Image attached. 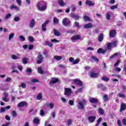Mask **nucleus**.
Instances as JSON below:
<instances>
[{
	"mask_svg": "<svg viewBox=\"0 0 126 126\" xmlns=\"http://www.w3.org/2000/svg\"><path fill=\"white\" fill-rule=\"evenodd\" d=\"M74 83H76V84H78L79 86L81 87L82 85H83V82L82 81H80V80L78 79H75L73 80Z\"/></svg>",
	"mask_w": 126,
	"mask_h": 126,
	"instance_id": "obj_10",
	"label": "nucleus"
},
{
	"mask_svg": "<svg viewBox=\"0 0 126 126\" xmlns=\"http://www.w3.org/2000/svg\"><path fill=\"white\" fill-rule=\"evenodd\" d=\"M53 33L55 36H57V37H60V36H61V33H60L59 31L55 29L53 30Z\"/></svg>",
	"mask_w": 126,
	"mask_h": 126,
	"instance_id": "obj_23",
	"label": "nucleus"
},
{
	"mask_svg": "<svg viewBox=\"0 0 126 126\" xmlns=\"http://www.w3.org/2000/svg\"><path fill=\"white\" fill-rule=\"evenodd\" d=\"M45 45L46 46H49V47H53V44L50 41H46Z\"/></svg>",
	"mask_w": 126,
	"mask_h": 126,
	"instance_id": "obj_36",
	"label": "nucleus"
},
{
	"mask_svg": "<svg viewBox=\"0 0 126 126\" xmlns=\"http://www.w3.org/2000/svg\"><path fill=\"white\" fill-rule=\"evenodd\" d=\"M62 23L64 26H69V24L71 23V22L67 18H64L63 20Z\"/></svg>",
	"mask_w": 126,
	"mask_h": 126,
	"instance_id": "obj_4",
	"label": "nucleus"
},
{
	"mask_svg": "<svg viewBox=\"0 0 126 126\" xmlns=\"http://www.w3.org/2000/svg\"><path fill=\"white\" fill-rule=\"evenodd\" d=\"M75 25L76 27H77V28H80V26H79V23H78L77 22H75Z\"/></svg>",
	"mask_w": 126,
	"mask_h": 126,
	"instance_id": "obj_61",
	"label": "nucleus"
},
{
	"mask_svg": "<svg viewBox=\"0 0 126 126\" xmlns=\"http://www.w3.org/2000/svg\"><path fill=\"white\" fill-rule=\"evenodd\" d=\"M43 97V94L42 93H39L37 94L36 96L37 100H41L42 98Z\"/></svg>",
	"mask_w": 126,
	"mask_h": 126,
	"instance_id": "obj_28",
	"label": "nucleus"
},
{
	"mask_svg": "<svg viewBox=\"0 0 126 126\" xmlns=\"http://www.w3.org/2000/svg\"><path fill=\"white\" fill-rule=\"evenodd\" d=\"M37 7L38 10L44 11L47 9V3L44 1H40L38 3Z\"/></svg>",
	"mask_w": 126,
	"mask_h": 126,
	"instance_id": "obj_1",
	"label": "nucleus"
},
{
	"mask_svg": "<svg viewBox=\"0 0 126 126\" xmlns=\"http://www.w3.org/2000/svg\"><path fill=\"white\" fill-rule=\"evenodd\" d=\"M58 3L61 6H64V5H66V3L63 2V0H58Z\"/></svg>",
	"mask_w": 126,
	"mask_h": 126,
	"instance_id": "obj_24",
	"label": "nucleus"
},
{
	"mask_svg": "<svg viewBox=\"0 0 126 126\" xmlns=\"http://www.w3.org/2000/svg\"><path fill=\"white\" fill-rule=\"evenodd\" d=\"M33 48H34V46H33V45H32V44H29V50H33Z\"/></svg>",
	"mask_w": 126,
	"mask_h": 126,
	"instance_id": "obj_62",
	"label": "nucleus"
},
{
	"mask_svg": "<svg viewBox=\"0 0 126 126\" xmlns=\"http://www.w3.org/2000/svg\"><path fill=\"white\" fill-rule=\"evenodd\" d=\"M98 113H99L100 115H101V116H103L104 115V110L103 109V108L100 107L98 108Z\"/></svg>",
	"mask_w": 126,
	"mask_h": 126,
	"instance_id": "obj_26",
	"label": "nucleus"
},
{
	"mask_svg": "<svg viewBox=\"0 0 126 126\" xmlns=\"http://www.w3.org/2000/svg\"><path fill=\"white\" fill-rule=\"evenodd\" d=\"M117 96L119 98H126V95L123 93H119L117 94Z\"/></svg>",
	"mask_w": 126,
	"mask_h": 126,
	"instance_id": "obj_32",
	"label": "nucleus"
},
{
	"mask_svg": "<svg viewBox=\"0 0 126 126\" xmlns=\"http://www.w3.org/2000/svg\"><path fill=\"white\" fill-rule=\"evenodd\" d=\"M79 62H80V59H79V58H77L75 61H74V62H73V64H77Z\"/></svg>",
	"mask_w": 126,
	"mask_h": 126,
	"instance_id": "obj_38",
	"label": "nucleus"
},
{
	"mask_svg": "<svg viewBox=\"0 0 126 126\" xmlns=\"http://www.w3.org/2000/svg\"><path fill=\"white\" fill-rule=\"evenodd\" d=\"M110 8L113 10L114 9H116V8H118V6L117 5H113L110 7Z\"/></svg>",
	"mask_w": 126,
	"mask_h": 126,
	"instance_id": "obj_58",
	"label": "nucleus"
},
{
	"mask_svg": "<svg viewBox=\"0 0 126 126\" xmlns=\"http://www.w3.org/2000/svg\"><path fill=\"white\" fill-rule=\"evenodd\" d=\"M31 82H32V83H36V82H39V80L37 79H32Z\"/></svg>",
	"mask_w": 126,
	"mask_h": 126,
	"instance_id": "obj_48",
	"label": "nucleus"
},
{
	"mask_svg": "<svg viewBox=\"0 0 126 126\" xmlns=\"http://www.w3.org/2000/svg\"><path fill=\"white\" fill-rule=\"evenodd\" d=\"M34 26H35V20H34V19H32L31 23H30L29 27H30V28H33Z\"/></svg>",
	"mask_w": 126,
	"mask_h": 126,
	"instance_id": "obj_20",
	"label": "nucleus"
},
{
	"mask_svg": "<svg viewBox=\"0 0 126 126\" xmlns=\"http://www.w3.org/2000/svg\"><path fill=\"white\" fill-rule=\"evenodd\" d=\"M3 97H2V101H4V102H6V103H7L8 101H9V99H8V93H7L6 92H4L3 93Z\"/></svg>",
	"mask_w": 126,
	"mask_h": 126,
	"instance_id": "obj_3",
	"label": "nucleus"
},
{
	"mask_svg": "<svg viewBox=\"0 0 126 126\" xmlns=\"http://www.w3.org/2000/svg\"><path fill=\"white\" fill-rule=\"evenodd\" d=\"M91 59L92 60H93L94 61H95V62H99V59H98V58H96V57L92 56Z\"/></svg>",
	"mask_w": 126,
	"mask_h": 126,
	"instance_id": "obj_46",
	"label": "nucleus"
},
{
	"mask_svg": "<svg viewBox=\"0 0 126 126\" xmlns=\"http://www.w3.org/2000/svg\"><path fill=\"white\" fill-rule=\"evenodd\" d=\"M17 68L20 70V71H22V66H20L19 64H17Z\"/></svg>",
	"mask_w": 126,
	"mask_h": 126,
	"instance_id": "obj_63",
	"label": "nucleus"
},
{
	"mask_svg": "<svg viewBox=\"0 0 126 126\" xmlns=\"http://www.w3.org/2000/svg\"><path fill=\"white\" fill-rule=\"evenodd\" d=\"M117 34V32L115 30H112L110 31L109 32V36L110 38H114Z\"/></svg>",
	"mask_w": 126,
	"mask_h": 126,
	"instance_id": "obj_9",
	"label": "nucleus"
},
{
	"mask_svg": "<svg viewBox=\"0 0 126 126\" xmlns=\"http://www.w3.org/2000/svg\"><path fill=\"white\" fill-rule=\"evenodd\" d=\"M118 56H119V53H116L110 57V59H114L115 57H118Z\"/></svg>",
	"mask_w": 126,
	"mask_h": 126,
	"instance_id": "obj_51",
	"label": "nucleus"
},
{
	"mask_svg": "<svg viewBox=\"0 0 126 126\" xmlns=\"http://www.w3.org/2000/svg\"><path fill=\"white\" fill-rule=\"evenodd\" d=\"M83 19L85 20V21H89V20H90V18H89L87 16H84Z\"/></svg>",
	"mask_w": 126,
	"mask_h": 126,
	"instance_id": "obj_45",
	"label": "nucleus"
},
{
	"mask_svg": "<svg viewBox=\"0 0 126 126\" xmlns=\"http://www.w3.org/2000/svg\"><path fill=\"white\" fill-rule=\"evenodd\" d=\"M81 37L80 36H79L78 34H76L75 35H73V36H72V37L71 38V41L72 42L76 40H79V39H81Z\"/></svg>",
	"mask_w": 126,
	"mask_h": 126,
	"instance_id": "obj_13",
	"label": "nucleus"
},
{
	"mask_svg": "<svg viewBox=\"0 0 126 126\" xmlns=\"http://www.w3.org/2000/svg\"><path fill=\"white\" fill-rule=\"evenodd\" d=\"M53 23L55 24H57V23H59V19L56 17H54L53 19Z\"/></svg>",
	"mask_w": 126,
	"mask_h": 126,
	"instance_id": "obj_42",
	"label": "nucleus"
},
{
	"mask_svg": "<svg viewBox=\"0 0 126 126\" xmlns=\"http://www.w3.org/2000/svg\"><path fill=\"white\" fill-rule=\"evenodd\" d=\"M90 76L91 77H92V78H96V77H98V76H99V74L91 72L90 74Z\"/></svg>",
	"mask_w": 126,
	"mask_h": 126,
	"instance_id": "obj_18",
	"label": "nucleus"
},
{
	"mask_svg": "<svg viewBox=\"0 0 126 126\" xmlns=\"http://www.w3.org/2000/svg\"><path fill=\"white\" fill-rule=\"evenodd\" d=\"M72 123V121L71 119L68 120L67 122V125L68 126H70V125H71Z\"/></svg>",
	"mask_w": 126,
	"mask_h": 126,
	"instance_id": "obj_55",
	"label": "nucleus"
},
{
	"mask_svg": "<svg viewBox=\"0 0 126 126\" xmlns=\"http://www.w3.org/2000/svg\"><path fill=\"white\" fill-rule=\"evenodd\" d=\"M29 40L30 42H31V43H33L34 42V38L31 36H29Z\"/></svg>",
	"mask_w": 126,
	"mask_h": 126,
	"instance_id": "obj_44",
	"label": "nucleus"
},
{
	"mask_svg": "<svg viewBox=\"0 0 126 126\" xmlns=\"http://www.w3.org/2000/svg\"><path fill=\"white\" fill-rule=\"evenodd\" d=\"M120 63H121V61L120 60H117L116 63L114 64V66L115 67H117L120 64Z\"/></svg>",
	"mask_w": 126,
	"mask_h": 126,
	"instance_id": "obj_47",
	"label": "nucleus"
},
{
	"mask_svg": "<svg viewBox=\"0 0 126 126\" xmlns=\"http://www.w3.org/2000/svg\"><path fill=\"white\" fill-rule=\"evenodd\" d=\"M49 22H50V21L47 20L44 23L41 27V30L42 31H43V32H45L47 31V29H46V27H47V25L49 24Z\"/></svg>",
	"mask_w": 126,
	"mask_h": 126,
	"instance_id": "obj_6",
	"label": "nucleus"
},
{
	"mask_svg": "<svg viewBox=\"0 0 126 126\" xmlns=\"http://www.w3.org/2000/svg\"><path fill=\"white\" fill-rule=\"evenodd\" d=\"M22 62L24 64H27V63H28V58H23Z\"/></svg>",
	"mask_w": 126,
	"mask_h": 126,
	"instance_id": "obj_27",
	"label": "nucleus"
},
{
	"mask_svg": "<svg viewBox=\"0 0 126 126\" xmlns=\"http://www.w3.org/2000/svg\"><path fill=\"white\" fill-rule=\"evenodd\" d=\"M122 122L123 125H124V126H126V119L124 118L122 119Z\"/></svg>",
	"mask_w": 126,
	"mask_h": 126,
	"instance_id": "obj_57",
	"label": "nucleus"
},
{
	"mask_svg": "<svg viewBox=\"0 0 126 126\" xmlns=\"http://www.w3.org/2000/svg\"><path fill=\"white\" fill-rule=\"evenodd\" d=\"M27 102L26 101H22V102H20L19 104H18V107L19 108L25 107V106H27Z\"/></svg>",
	"mask_w": 126,
	"mask_h": 126,
	"instance_id": "obj_15",
	"label": "nucleus"
},
{
	"mask_svg": "<svg viewBox=\"0 0 126 126\" xmlns=\"http://www.w3.org/2000/svg\"><path fill=\"white\" fill-rule=\"evenodd\" d=\"M112 48H113V47L112 46V43H111V42H109L108 43V44H107V48H105V49L99 48L97 51V54H105L107 51L111 50Z\"/></svg>",
	"mask_w": 126,
	"mask_h": 126,
	"instance_id": "obj_2",
	"label": "nucleus"
},
{
	"mask_svg": "<svg viewBox=\"0 0 126 126\" xmlns=\"http://www.w3.org/2000/svg\"><path fill=\"white\" fill-rule=\"evenodd\" d=\"M11 9H16V10H19V7L12 5L10 7Z\"/></svg>",
	"mask_w": 126,
	"mask_h": 126,
	"instance_id": "obj_35",
	"label": "nucleus"
},
{
	"mask_svg": "<svg viewBox=\"0 0 126 126\" xmlns=\"http://www.w3.org/2000/svg\"><path fill=\"white\" fill-rule=\"evenodd\" d=\"M70 94H71V90L69 88H65L64 89V95L69 96Z\"/></svg>",
	"mask_w": 126,
	"mask_h": 126,
	"instance_id": "obj_8",
	"label": "nucleus"
},
{
	"mask_svg": "<svg viewBox=\"0 0 126 126\" xmlns=\"http://www.w3.org/2000/svg\"><path fill=\"white\" fill-rule=\"evenodd\" d=\"M126 109V104L122 103L121 109H120V112L122 113L123 111H125V110Z\"/></svg>",
	"mask_w": 126,
	"mask_h": 126,
	"instance_id": "obj_25",
	"label": "nucleus"
},
{
	"mask_svg": "<svg viewBox=\"0 0 126 126\" xmlns=\"http://www.w3.org/2000/svg\"><path fill=\"white\" fill-rule=\"evenodd\" d=\"M54 103H50V104H48L47 106L48 107H49L50 109H53V108H54Z\"/></svg>",
	"mask_w": 126,
	"mask_h": 126,
	"instance_id": "obj_49",
	"label": "nucleus"
},
{
	"mask_svg": "<svg viewBox=\"0 0 126 126\" xmlns=\"http://www.w3.org/2000/svg\"><path fill=\"white\" fill-rule=\"evenodd\" d=\"M13 38H14V33H10L8 37L9 41H11L12 39H13Z\"/></svg>",
	"mask_w": 126,
	"mask_h": 126,
	"instance_id": "obj_33",
	"label": "nucleus"
},
{
	"mask_svg": "<svg viewBox=\"0 0 126 126\" xmlns=\"http://www.w3.org/2000/svg\"><path fill=\"white\" fill-rule=\"evenodd\" d=\"M95 120H96V116H90L88 118L89 123H94Z\"/></svg>",
	"mask_w": 126,
	"mask_h": 126,
	"instance_id": "obj_16",
	"label": "nucleus"
},
{
	"mask_svg": "<svg viewBox=\"0 0 126 126\" xmlns=\"http://www.w3.org/2000/svg\"><path fill=\"white\" fill-rule=\"evenodd\" d=\"M71 7L72 8L73 11H75V10H76V8L75 7V6H74V5H72L71 6Z\"/></svg>",
	"mask_w": 126,
	"mask_h": 126,
	"instance_id": "obj_64",
	"label": "nucleus"
},
{
	"mask_svg": "<svg viewBox=\"0 0 126 126\" xmlns=\"http://www.w3.org/2000/svg\"><path fill=\"white\" fill-rule=\"evenodd\" d=\"M110 43L111 44V46H112V48H115L117 47V44L118 43V41H112Z\"/></svg>",
	"mask_w": 126,
	"mask_h": 126,
	"instance_id": "obj_29",
	"label": "nucleus"
},
{
	"mask_svg": "<svg viewBox=\"0 0 126 126\" xmlns=\"http://www.w3.org/2000/svg\"><path fill=\"white\" fill-rule=\"evenodd\" d=\"M106 18L107 20H110V19H111V14H110V13H107L106 15Z\"/></svg>",
	"mask_w": 126,
	"mask_h": 126,
	"instance_id": "obj_37",
	"label": "nucleus"
},
{
	"mask_svg": "<svg viewBox=\"0 0 126 126\" xmlns=\"http://www.w3.org/2000/svg\"><path fill=\"white\" fill-rule=\"evenodd\" d=\"M108 98L109 97L108 96V95H107V94H105L103 96V100L105 102H107L108 101Z\"/></svg>",
	"mask_w": 126,
	"mask_h": 126,
	"instance_id": "obj_43",
	"label": "nucleus"
},
{
	"mask_svg": "<svg viewBox=\"0 0 126 126\" xmlns=\"http://www.w3.org/2000/svg\"><path fill=\"white\" fill-rule=\"evenodd\" d=\"M26 72H28V73H31V72H32V69L30 68H28L26 70Z\"/></svg>",
	"mask_w": 126,
	"mask_h": 126,
	"instance_id": "obj_52",
	"label": "nucleus"
},
{
	"mask_svg": "<svg viewBox=\"0 0 126 126\" xmlns=\"http://www.w3.org/2000/svg\"><path fill=\"white\" fill-rule=\"evenodd\" d=\"M38 73L40 74H44V71L42 69V67H39L37 69Z\"/></svg>",
	"mask_w": 126,
	"mask_h": 126,
	"instance_id": "obj_34",
	"label": "nucleus"
},
{
	"mask_svg": "<svg viewBox=\"0 0 126 126\" xmlns=\"http://www.w3.org/2000/svg\"><path fill=\"white\" fill-rule=\"evenodd\" d=\"M11 57L12 60H18V59H19V57L18 56H16L15 55H12Z\"/></svg>",
	"mask_w": 126,
	"mask_h": 126,
	"instance_id": "obj_40",
	"label": "nucleus"
},
{
	"mask_svg": "<svg viewBox=\"0 0 126 126\" xmlns=\"http://www.w3.org/2000/svg\"><path fill=\"white\" fill-rule=\"evenodd\" d=\"M117 125H118V126H123V125L122 124V122L120 120H118L117 121Z\"/></svg>",
	"mask_w": 126,
	"mask_h": 126,
	"instance_id": "obj_59",
	"label": "nucleus"
},
{
	"mask_svg": "<svg viewBox=\"0 0 126 126\" xmlns=\"http://www.w3.org/2000/svg\"><path fill=\"white\" fill-rule=\"evenodd\" d=\"M104 39V34L100 33L98 37V42H102Z\"/></svg>",
	"mask_w": 126,
	"mask_h": 126,
	"instance_id": "obj_21",
	"label": "nucleus"
},
{
	"mask_svg": "<svg viewBox=\"0 0 126 126\" xmlns=\"http://www.w3.org/2000/svg\"><path fill=\"white\" fill-rule=\"evenodd\" d=\"M86 4H87V5H89V6H93V5H95V3L92 2V1L87 0L86 1Z\"/></svg>",
	"mask_w": 126,
	"mask_h": 126,
	"instance_id": "obj_22",
	"label": "nucleus"
},
{
	"mask_svg": "<svg viewBox=\"0 0 126 126\" xmlns=\"http://www.w3.org/2000/svg\"><path fill=\"white\" fill-rule=\"evenodd\" d=\"M102 80H103V81H105V82H108L109 81V78H107V77H103L101 78Z\"/></svg>",
	"mask_w": 126,
	"mask_h": 126,
	"instance_id": "obj_41",
	"label": "nucleus"
},
{
	"mask_svg": "<svg viewBox=\"0 0 126 126\" xmlns=\"http://www.w3.org/2000/svg\"><path fill=\"white\" fill-rule=\"evenodd\" d=\"M97 88L101 89L102 91H106L107 87H105L102 84H99L97 85Z\"/></svg>",
	"mask_w": 126,
	"mask_h": 126,
	"instance_id": "obj_17",
	"label": "nucleus"
},
{
	"mask_svg": "<svg viewBox=\"0 0 126 126\" xmlns=\"http://www.w3.org/2000/svg\"><path fill=\"white\" fill-rule=\"evenodd\" d=\"M60 80L57 78H52L50 81V84H55V83H58L59 82Z\"/></svg>",
	"mask_w": 126,
	"mask_h": 126,
	"instance_id": "obj_11",
	"label": "nucleus"
},
{
	"mask_svg": "<svg viewBox=\"0 0 126 126\" xmlns=\"http://www.w3.org/2000/svg\"><path fill=\"white\" fill-rule=\"evenodd\" d=\"M12 115L13 118H15V117L17 116V113H16V112H15V111H13Z\"/></svg>",
	"mask_w": 126,
	"mask_h": 126,
	"instance_id": "obj_53",
	"label": "nucleus"
},
{
	"mask_svg": "<svg viewBox=\"0 0 126 126\" xmlns=\"http://www.w3.org/2000/svg\"><path fill=\"white\" fill-rule=\"evenodd\" d=\"M37 60L36 61L37 63L40 64L42 63V62H43V60H44V57L43 55L41 54V53H38V55L37 57Z\"/></svg>",
	"mask_w": 126,
	"mask_h": 126,
	"instance_id": "obj_5",
	"label": "nucleus"
},
{
	"mask_svg": "<svg viewBox=\"0 0 126 126\" xmlns=\"http://www.w3.org/2000/svg\"><path fill=\"white\" fill-rule=\"evenodd\" d=\"M84 28H85V29H89L90 28H92V27H93V24H92V23H89L87 24H86L84 26Z\"/></svg>",
	"mask_w": 126,
	"mask_h": 126,
	"instance_id": "obj_19",
	"label": "nucleus"
},
{
	"mask_svg": "<svg viewBox=\"0 0 126 126\" xmlns=\"http://www.w3.org/2000/svg\"><path fill=\"white\" fill-rule=\"evenodd\" d=\"M12 15H11V14L10 13H8L7 14L5 17V20H7V19H9V18H10V17H11Z\"/></svg>",
	"mask_w": 126,
	"mask_h": 126,
	"instance_id": "obj_39",
	"label": "nucleus"
},
{
	"mask_svg": "<svg viewBox=\"0 0 126 126\" xmlns=\"http://www.w3.org/2000/svg\"><path fill=\"white\" fill-rule=\"evenodd\" d=\"M6 110V108H5V107H1L0 109V113H4V112H5V111Z\"/></svg>",
	"mask_w": 126,
	"mask_h": 126,
	"instance_id": "obj_54",
	"label": "nucleus"
},
{
	"mask_svg": "<svg viewBox=\"0 0 126 126\" xmlns=\"http://www.w3.org/2000/svg\"><path fill=\"white\" fill-rule=\"evenodd\" d=\"M84 105H85V103H83L81 101L78 102L77 105L78 109H79L80 110H84V109H85Z\"/></svg>",
	"mask_w": 126,
	"mask_h": 126,
	"instance_id": "obj_7",
	"label": "nucleus"
},
{
	"mask_svg": "<svg viewBox=\"0 0 126 126\" xmlns=\"http://www.w3.org/2000/svg\"><path fill=\"white\" fill-rule=\"evenodd\" d=\"M89 102L92 104H97L99 102V100L97 98L93 97L90 99Z\"/></svg>",
	"mask_w": 126,
	"mask_h": 126,
	"instance_id": "obj_14",
	"label": "nucleus"
},
{
	"mask_svg": "<svg viewBox=\"0 0 126 126\" xmlns=\"http://www.w3.org/2000/svg\"><path fill=\"white\" fill-rule=\"evenodd\" d=\"M54 59L55 60H56V61H61L63 59V57L62 56H55L54 57Z\"/></svg>",
	"mask_w": 126,
	"mask_h": 126,
	"instance_id": "obj_30",
	"label": "nucleus"
},
{
	"mask_svg": "<svg viewBox=\"0 0 126 126\" xmlns=\"http://www.w3.org/2000/svg\"><path fill=\"white\" fill-rule=\"evenodd\" d=\"M14 21H15L16 22H18V21H19V20H20V18H19V17H15L14 18Z\"/></svg>",
	"mask_w": 126,
	"mask_h": 126,
	"instance_id": "obj_56",
	"label": "nucleus"
},
{
	"mask_svg": "<svg viewBox=\"0 0 126 126\" xmlns=\"http://www.w3.org/2000/svg\"><path fill=\"white\" fill-rule=\"evenodd\" d=\"M19 38L21 40H22L23 41H25V37H24V36L23 35H21V36H19Z\"/></svg>",
	"mask_w": 126,
	"mask_h": 126,
	"instance_id": "obj_60",
	"label": "nucleus"
},
{
	"mask_svg": "<svg viewBox=\"0 0 126 126\" xmlns=\"http://www.w3.org/2000/svg\"><path fill=\"white\" fill-rule=\"evenodd\" d=\"M33 123L36 125L40 124V119L38 118H34L33 120Z\"/></svg>",
	"mask_w": 126,
	"mask_h": 126,
	"instance_id": "obj_31",
	"label": "nucleus"
},
{
	"mask_svg": "<svg viewBox=\"0 0 126 126\" xmlns=\"http://www.w3.org/2000/svg\"><path fill=\"white\" fill-rule=\"evenodd\" d=\"M68 104L70 105V106H73L74 105V102L72 100H70L68 101Z\"/></svg>",
	"mask_w": 126,
	"mask_h": 126,
	"instance_id": "obj_50",
	"label": "nucleus"
},
{
	"mask_svg": "<svg viewBox=\"0 0 126 126\" xmlns=\"http://www.w3.org/2000/svg\"><path fill=\"white\" fill-rule=\"evenodd\" d=\"M69 16L71 17L72 18H74L75 20H79V18H80V16L74 13L70 14Z\"/></svg>",
	"mask_w": 126,
	"mask_h": 126,
	"instance_id": "obj_12",
	"label": "nucleus"
}]
</instances>
